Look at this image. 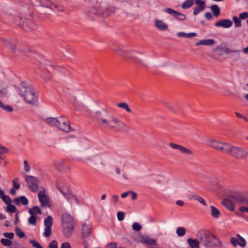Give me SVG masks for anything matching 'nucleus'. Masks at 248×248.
<instances>
[{"label":"nucleus","instance_id":"1","mask_svg":"<svg viewBox=\"0 0 248 248\" xmlns=\"http://www.w3.org/2000/svg\"><path fill=\"white\" fill-rule=\"evenodd\" d=\"M211 146L214 149L224 153H230L232 155L235 157H243L246 154V152L244 150L233 147L231 144L223 143L217 141H212Z\"/></svg>","mask_w":248,"mask_h":248},{"label":"nucleus","instance_id":"2","mask_svg":"<svg viewBox=\"0 0 248 248\" xmlns=\"http://www.w3.org/2000/svg\"><path fill=\"white\" fill-rule=\"evenodd\" d=\"M22 96L24 100L28 103L34 104L38 101V97L34 89L31 87L24 88Z\"/></svg>","mask_w":248,"mask_h":248},{"label":"nucleus","instance_id":"3","mask_svg":"<svg viewBox=\"0 0 248 248\" xmlns=\"http://www.w3.org/2000/svg\"><path fill=\"white\" fill-rule=\"evenodd\" d=\"M26 181L28 187L31 191L36 192L38 191L40 182L36 177L32 176H28L26 177Z\"/></svg>","mask_w":248,"mask_h":248},{"label":"nucleus","instance_id":"4","mask_svg":"<svg viewBox=\"0 0 248 248\" xmlns=\"http://www.w3.org/2000/svg\"><path fill=\"white\" fill-rule=\"evenodd\" d=\"M58 127L61 130L68 132L70 131V123L68 120L64 117H61L57 121Z\"/></svg>","mask_w":248,"mask_h":248},{"label":"nucleus","instance_id":"5","mask_svg":"<svg viewBox=\"0 0 248 248\" xmlns=\"http://www.w3.org/2000/svg\"><path fill=\"white\" fill-rule=\"evenodd\" d=\"M38 198L42 206L50 207L51 203L46 195L45 190L41 191L38 193Z\"/></svg>","mask_w":248,"mask_h":248},{"label":"nucleus","instance_id":"6","mask_svg":"<svg viewBox=\"0 0 248 248\" xmlns=\"http://www.w3.org/2000/svg\"><path fill=\"white\" fill-rule=\"evenodd\" d=\"M231 242L235 247L237 245H239L240 246L244 247L246 244L245 240L239 234L236 235L235 238L234 237H232L231 239Z\"/></svg>","mask_w":248,"mask_h":248},{"label":"nucleus","instance_id":"7","mask_svg":"<svg viewBox=\"0 0 248 248\" xmlns=\"http://www.w3.org/2000/svg\"><path fill=\"white\" fill-rule=\"evenodd\" d=\"M195 3L197 5V7L194 8L193 14L197 15L201 11L205 9V2L202 0H194Z\"/></svg>","mask_w":248,"mask_h":248},{"label":"nucleus","instance_id":"8","mask_svg":"<svg viewBox=\"0 0 248 248\" xmlns=\"http://www.w3.org/2000/svg\"><path fill=\"white\" fill-rule=\"evenodd\" d=\"M165 11L170 14L173 15L178 20H183L186 18V16L184 15L175 11L171 8H167L165 10Z\"/></svg>","mask_w":248,"mask_h":248},{"label":"nucleus","instance_id":"9","mask_svg":"<svg viewBox=\"0 0 248 248\" xmlns=\"http://www.w3.org/2000/svg\"><path fill=\"white\" fill-rule=\"evenodd\" d=\"M232 24V21L228 19H222L217 22L215 24V25L217 27H222L223 28H229Z\"/></svg>","mask_w":248,"mask_h":248},{"label":"nucleus","instance_id":"10","mask_svg":"<svg viewBox=\"0 0 248 248\" xmlns=\"http://www.w3.org/2000/svg\"><path fill=\"white\" fill-rule=\"evenodd\" d=\"M222 204L227 208L231 211H234L235 209V205L234 203L229 199H224L222 202Z\"/></svg>","mask_w":248,"mask_h":248},{"label":"nucleus","instance_id":"11","mask_svg":"<svg viewBox=\"0 0 248 248\" xmlns=\"http://www.w3.org/2000/svg\"><path fill=\"white\" fill-rule=\"evenodd\" d=\"M23 29L25 31L33 30L35 27V24L31 20H27L23 25Z\"/></svg>","mask_w":248,"mask_h":248},{"label":"nucleus","instance_id":"12","mask_svg":"<svg viewBox=\"0 0 248 248\" xmlns=\"http://www.w3.org/2000/svg\"><path fill=\"white\" fill-rule=\"evenodd\" d=\"M187 243L191 248H199L200 243L197 239L189 238L187 240Z\"/></svg>","mask_w":248,"mask_h":248},{"label":"nucleus","instance_id":"13","mask_svg":"<svg viewBox=\"0 0 248 248\" xmlns=\"http://www.w3.org/2000/svg\"><path fill=\"white\" fill-rule=\"evenodd\" d=\"M14 202L16 204H19L20 202H21L22 204L26 205L28 203L27 199L24 196H21L20 198L14 199Z\"/></svg>","mask_w":248,"mask_h":248},{"label":"nucleus","instance_id":"14","mask_svg":"<svg viewBox=\"0 0 248 248\" xmlns=\"http://www.w3.org/2000/svg\"><path fill=\"white\" fill-rule=\"evenodd\" d=\"M155 26L160 30H165L167 29L168 26L162 21L156 20L155 21Z\"/></svg>","mask_w":248,"mask_h":248},{"label":"nucleus","instance_id":"15","mask_svg":"<svg viewBox=\"0 0 248 248\" xmlns=\"http://www.w3.org/2000/svg\"><path fill=\"white\" fill-rule=\"evenodd\" d=\"M214 44V41L212 39L201 40L196 43V46L207 45L211 46Z\"/></svg>","mask_w":248,"mask_h":248},{"label":"nucleus","instance_id":"16","mask_svg":"<svg viewBox=\"0 0 248 248\" xmlns=\"http://www.w3.org/2000/svg\"><path fill=\"white\" fill-rule=\"evenodd\" d=\"M211 9L215 16L217 17L219 15L220 9L217 5H212Z\"/></svg>","mask_w":248,"mask_h":248},{"label":"nucleus","instance_id":"17","mask_svg":"<svg viewBox=\"0 0 248 248\" xmlns=\"http://www.w3.org/2000/svg\"><path fill=\"white\" fill-rule=\"evenodd\" d=\"M52 217L51 216L47 217L44 221V223L46 227L51 228L52 225Z\"/></svg>","mask_w":248,"mask_h":248},{"label":"nucleus","instance_id":"18","mask_svg":"<svg viewBox=\"0 0 248 248\" xmlns=\"http://www.w3.org/2000/svg\"><path fill=\"white\" fill-rule=\"evenodd\" d=\"M178 36L179 37H186V38H191V37L196 36V33H185L184 32H179L178 33Z\"/></svg>","mask_w":248,"mask_h":248},{"label":"nucleus","instance_id":"19","mask_svg":"<svg viewBox=\"0 0 248 248\" xmlns=\"http://www.w3.org/2000/svg\"><path fill=\"white\" fill-rule=\"evenodd\" d=\"M193 4V0H186L182 5L183 9H187Z\"/></svg>","mask_w":248,"mask_h":248},{"label":"nucleus","instance_id":"20","mask_svg":"<svg viewBox=\"0 0 248 248\" xmlns=\"http://www.w3.org/2000/svg\"><path fill=\"white\" fill-rule=\"evenodd\" d=\"M29 212L31 215H33L36 214H41L40 208L37 206L33 207L31 209H30Z\"/></svg>","mask_w":248,"mask_h":248},{"label":"nucleus","instance_id":"21","mask_svg":"<svg viewBox=\"0 0 248 248\" xmlns=\"http://www.w3.org/2000/svg\"><path fill=\"white\" fill-rule=\"evenodd\" d=\"M0 242L3 246L7 247H10L12 244V242L7 239L2 238Z\"/></svg>","mask_w":248,"mask_h":248},{"label":"nucleus","instance_id":"22","mask_svg":"<svg viewBox=\"0 0 248 248\" xmlns=\"http://www.w3.org/2000/svg\"><path fill=\"white\" fill-rule=\"evenodd\" d=\"M16 235L20 238H24L25 236L24 232L19 228H16Z\"/></svg>","mask_w":248,"mask_h":248},{"label":"nucleus","instance_id":"23","mask_svg":"<svg viewBox=\"0 0 248 248\" xmlns=\"http://www.w3.org/2000/svg\"><path fill=\"white\" fill-rule=\"evenodd\" d=\"M8 206L6 211L8 212L15 213L16 210V208L15 205H12L11 203L7 204Z\"/></svg>","mask_w":248,"mask_h":248},{"label":"nucleus","instance_id":"24","mask_svg":"<svg viewBox=\"0 0 248 248\" xmlns=\"http://www.w3.org/2000/svg\"><path fill=\"white\" fill-rule=\"evenodd\" d=\"M176 232L179 236H182L186 233L185 229L183 227H178L177 229Z\"/></svg>","mask_w":248,"mask_h":248},{"label":"nucleus","instance_id":"25","mask_svg":"<svg viewBox=\"0 0 248 248\" xmlns=\"http://www.w3.org/2000/svg\"><path fill=\"white\" fill-rule=\"evenodd\" d=\"M99 11H101V14L104 17H107L109 16L111 14V11L108 10L107 9H105L103 10H101L99 9Z\"/></svg>","mask_w":248,"mask_h":248},{"label":"nucleus","instance_id":"26","mask_svg":"<svg viewBox=\"0 0 248 248\" xmlns=\"http://www.w3.org/2000/svg\"><path fill=\"white\" fill-rule=\"evenodd\" d=\"M36 219L37 217L35 216L31 215L29 219V223L34 225H36Z\"/></svg>","mask_w":248,"mask_h":248},{"label":"nucleus","instance_id":"27","mask_svg":"<svg viewBox=\"0 0 248 248\" xmlns=\"http://www.w3.org/2000/svg\"><path fill=\"white\" fill-rule=\"evenodd\" d=\"M0 107L4 109L7 111L11 112L13 110V108L9 106H5L3 104V103L0 101Z\"/></svg>","mask_w":248,"mask_h":248},{"label":"nucleus","instance_id":"28","mask_svg":"<svg viewBox=\"0 0 248 248\" xmlns=\"http://www.w3.org/2000/svg\"><path fill=\"white\" fill-rule=\"evenodd\" d=\"M211 211L213 217H218V215H219V212L216 208L214 206H212Z\"/></svg>","mask_w":248,"mask_h":248},{"label":"nucleus","instance_id":"29","mask_svg":"<svg viewBox=\"0 0 248 248\" xmlns=\"http://www.w3.org/2000/svg\"><path fill=\"white\" fill-rule=\"evenodd\" d=\"M240 19V18H239L237 16H234L233 17V20L234 22L235 25L236 27H239L241 26V22Z\"/></svg>","mask_w":248,"mask_h":248},{"label":"nucleus","instance_id":"30","mask_svg":"<svg viewBox=\"0 0 248 248\" xmlns=\"http://www.w3.org/2000/svg\"><path fill=\"white\" fill-rule=\"evenodd\" d=\"M118 106L119 107L123 108L126 110V111L128 112L131 111L130 108H129L128 105L125 103H119Z\"/></svg>","mask_w":248,"mask_h":248},{"label":"nucleus","instance_id":"31","mask_svg":"<svg viewBox=\"0 0 248 248\" xmlns=\"http://www.w3.org/2000/svg\"><path fill=\"white\" fill-rule=\"evenodd\" d=\"M51 234V229L50 227H46L44 231V235L46 237H48Z\"/></svg>","mask_w":248,"mask_h":248},{"label":"nucleus","instance_id":"32","mask_svg":"<svg viewBox=\"0 0 248 248\" xmlns=\"http://www.w3.org/2000/svg\"><path fill=\"white\" fill-rule=\"evenodd\" d=\"M145 242L149 245H155L156 244L155 240L150 238L146 239Z\"/></svg>","mask_w":248,"mask_h":248},{"label":"nucleus","instance_id":"33","mask_svg":"<svg viewBox=\"0 0 248 248\" xmlns=\"http://www.w3.org/2000/svg\"><path fill=\"white\" fill-rule=\"evenodd\" d=\"M183 153L186 154H190L192 153L191 151L186 147L181 146L179 149Z\"/></svg>","mask_w":248,"mask_h":248},{"label":"nucleus","instance_id":"34","mask_svg":"<svg viewBox=\"0 0 248 248\" xmlns=\"http://www.w3.org/2000/svg\"><path fill=\"white\" fill-rule=\"evenodd\" d=\"M133 229L136 231H139L141 229V226L138 223H134L132 225Z\"/></svg>","mask_w":248,"mask_h":248},{"label":"nucleus","instance_id":"35","mask_svg":"<svg viewBox=\"0 0 248 248\" xmlns=\"http://www.w3.org/2000/svg\"><path fill=\"white\" fill-rule=\"evenodd\" d=\"M2 199L7 204H9L10 203H11V199L8 196H3Z\"/></svg>","mask_w":248,"mask_h":248},{"label":"nucleus","instance_id":"36","mask_svg":"<svg viewBox=\"0 0 248 248\" xmlns=\"http://www.w3.org/2000/svg\"><path fill=\"white\" fill-rule=\"evenodd\" d=\"M124 217V212L119 211L117 213V218L119 220L122 221Z\"/></svg>","mask_w":248,"mask_h":248},{"label":"nucleus","instance_id":"37","mask_svg":"<svg viewBox=\"0 0 248 248\" xmlns=\"http://www.w3.org/2000/svg\"><path fill=\"white\" fill-rule=\"evenodd\" d=\"M30 243L36 248H43V247L36 241L33 240L30 241Z\"/></svg>","mask_w":248,"mask_h":248},{"label":"nucleus","instance_id":"38","mask_svg":"<svg viewBox=\"0 0 248 248\" xmlns=\"http://www.w3.org/2000/svg\"><path fill=\"white\" fill-rule=\"evenodd\" d=\"M18 182V179H14L13 181V185L14 188H15L16 189H18L20 187V185Z\"/></svg>","mask_w":248,"mask_h":248},{"label":"nucleus","instance_id":"39","mask_svg":"<svg viewBox=\"0 0 248 248\" xmlns=\"http://www.w3.org/2000/svg\"><path fill=\"white\" fill-rule=\"evenodd\" d=\"M3 235L10 239H12L14 238V234L13 232H5L3 233Z\"/></svg>","mask_w":248,"mask_h":248},{"label":"nucleus","instance_id":"40","mask_svg":"<svg viewBox=\"0 0 248 248\" xmlns=\"http://www.w3.org/2000/svg\"><path fill=\"white\" fill-rule=\"evenodd\" d=\"M58 248V244L57 242L53 240L49 244V248Z\"/></svg>","mask_w":248,"mask_h":248},{"label":"nucleus","instance_id":"41","mask_svg":"<svg viewBox=\"0 0 248 248\" xmlns=\"http://www.w3.org/2000/svg\"><path fill=\"white\" fill-rule=\"evenodd\" d=\"M239 17L241 19H245L248 18V13L244 12L240 14Z\"/></svg>","mask_w":248,"mask_h":248},{"label":"nucleus","instance_id":"42","mask_svg":"<svg viewBox=\"0 0 248 248\" xmlns=\"http://www.w3.org/2000/svg\"><path fill=\"white\" fill-rule=\"evenodd\" d=\"M24 164L25 166V170L26 171H29L30 170V167L28 164L27 161L25 160L24 162Z\"/></svg>","mask_w":248,"mask_h":248},{"label":"nucleus","instance_id":"43","mask_svg":"<svg viewBox=\"0 0 248 248\" xmlns=\"http://www.w3.org/2000/svg\"><path fill=\"white\" fill-rule=\"evenodd\" d=\"M62 248H71L70 244L68 242L63 243L62 244Z\"/></svg>","mask_w":248,"mask_h":248},{"label":"nucleus","instance_id":"44","mask_svg":"<svg viewBox=\"0 0 248 248\" xmlns=\"http://www.w3.org/2000/svg\"><path fill=\"white\" fill-rule=\"evenodd\" d=\"M7 152V149L0 145V154H5Z\"/></svg>","mask_w":248,"mask_h":248},{"label":"nucleus","instance_id":"45","mask_svg":"<svg viewBox=\"0 0 248 248\" xmlns=\"http://www.w3.org/2000/svg\"><path fill=\"white\" fill-rule=\"evenodd\" d=\"M170 146L172 148L178 149L179 150L180 149V147L181 146V145H177V144H175L172 143H170Z\"/></svg>","mask_w":248,"mask_h":248},{"label":"nucleus","instance_id":"46","mask_svg":"<svg viewBox=\"0 0 248 248\" xmlns=\"http://www.w3.org/2000/svg\"><path fill=\"white\" fill-rule=\"evenodd\" d=\"M239 210L241 212H248V207L242 206L239 208Z\"/></svg>","mask_w":248,"mask_h":248},{"label":"nucleus","instance_id":"47","mask_svg":"<svg viewBox=\"0 0 248 248\" xmlns=\"http://www.w3.org/2000/svg\"><path fill=\"white\" fill-rule=\"evenodd\" d=\"M205 16L208 20H210L212 18V16L209 12L206 13L205 14Z\"/></svg>","mask_w":248,"mask_h":248},{"label":"nucleus","instance_id":"48","mask_svg":"<svg viewBox=\"0 0 248 248\" xmlns=\"http://www.w3.org/2000/svg\"><path fill=\"white\" fill-rule=\"evenodd\" d=\"M130 194H131L132 199L134 200L136 199V198L137 197V195L136 193H135L133 191H130Z\"/></svg>","mask_w":248,"mask_h":248},{"label":"nucleus","instance_id":"49","mask_svg":"<svg viewBox=\"0 0 248 248\" xmlns=\"http://www.w3.org/2000/svg\"><path fill=\"white\" fill-rule=\"evenodd\" d=\"M206 236L208 237L209 238H213L216 239V236L210 232H208V233L206 234Z\"/></svg>","mask_w":248,"mask_h":248},{"label":"nucleus","instance_id":"50","mask_svg":"<svg viewBox=\"0 0 248 248\" xmlns=\"http://www.w3.org/2000/svg\"><path fill=\"white\" fill-rule=\"evenodd\" d=\"M130 191H127V192H124L121 195V197L123 198H125L128 195L130 194Z\"/></svg>","mask_w":248,"mask_h":248},{"label":"nucleus","instance_id":"51","mask_svg":"<svg viewBox=\"0 0 248 248\" xmlns=\"http://www.w3.org/2000/svg\"><path fill=\"white\" fill-rule=\"evenodd\" d=\"M198 200L202 204H203L204 205H206L205 202L204 201V200L202 198L199 197Z\"/></svg>","mask_w":248,"mask_h":248},{"label":"nucleus","instance_id":"52","mask_svg":"<svg viewBox=\"0 0 248 248\" xmlns=\"http://www.w3.org/2000/svg\"><path fill=\"white\" fill-rule=\"evenodd\" d=\"M176 204L179 206H183L184 204V202L182 201H177L176 202Z\"/></svg>","mask_w":248,"mask_h":248},{"label":"nucleus","instance_id":"53","mask_svg":"<svg viewBox=\"0 0 248 248\" xmlns=\"http://www.w3.org/2000/svg\"><path fill=\"white\" fill-rule=\"evenodd\" d=\"M113 199L114 200V202H117L118 201V197L117 196H116V195H113Z\"/></svg>","mask_w":248,"mask_h":248},{"label":"nucleus","instance_id":"54","mask_svg":"<svg viewBox=\"0 0 248 248\" xmlns=\"http://www.w3.org/2000/svg\"><path fill=\"white\" fill-rule=\"evenodd\" d=\"M16 193V190L15 188H13L10 190V193L12 195H15Z\"/></svg>","mask_w":248,"mask_h":248},{"label":"nucleus","instance_id":"55","mask_svg":"<svg viewBox=\"0 0 248 248\" xmlns=\"http://www.w3.org/2000/svg\"><path fill=\"white\" fill-rule=\"evenodd\" d=\"M109 245L111 246L112 248H116L117 247L116 243H111L109 244Z\"/></svg>","mask_w":248,"mask_h":248},{"label":"nucleus","instance_id":"56","mask_svg":"<svg viewBox=\"0 0 248 248\" xmlns=\"http://www.w3.org/2000/svg\"><path fill=\"white\" fill-rule=\"evenodd\" d=\"M243 52L246 54H248V46L243 49Z\"/></svg>","mask_w":248,"mask_h":248},{"label":"nucleus","instance_id":"57","mask_svg":"<svg viewBox=\"0 0 248 248\" xmlns=\"http://www.w3.org/2000/svg\"><path fill=\"white\" fill-rule=\"evenodd\" d=\"M4 194L3 191L0 190V197L2 198L3 196H4Z\"/></svg>","mask_w":248,"mask_h":248},{"label":"nucleus","instance_id":"58","mask_svg":"<svg viewBox=\"0 0 248 248\" xmlns=\"http://www.w3.org/2000/svg\"><path fill=\"white\" fill-rule=\"evenodd\" d=\"M112 121H113L115 124L117 123L118 122V120L114 118H112Z\"/></svg>","mask_w":248,"mask_h":248},{"label":"nucleus","instance_id":"59","mask_svg":"<svg viewBox=\"0 0 248 248\" xmlns=\"http://www.w3.org/2000/svg\"><path fill=\"white\" fill-rule=\"evenodd\" d=\"M5 216L3 215V214H0V219H5Z\"/></svg>","mask_w":248,"mask_h":248},{"label":"nucleus","instance_id":"60","mask_svg":"<svg viewBox=\"0 0 248 248\" xmlns=\"http://www.w3.org/2000/svg\"><path fill=\"white\" fill-rule=\"evenodd\" d=\"M236 115L237 117H242V115L240 114L238 112H236Z\"/></svg>","mask_w":248,"mask_h":248},{"label":"nucleus","instance_id":"61","mask_svg":"<svg viewBox=\"0 0 248 248\" xmlns=\"http://www.w3.org/2000/svg\"><path fill=\"white\" fill-rule=\"evenodd\" d=\"M102 121L103 123H108V121L107 120H106L105 119H102Z\"/></svg>","mask_w":248,"mask_h":248},{"label":"nucleus","instance_id":"62","mask_svg":"<svg viewBox=\"0 0 248 248\" xmlns=\"http://www.w3.org/2000/svg\"><path fill=\"white\" fill-rule=\"evenodd\" d=\"M106 198V195H103L101 197V199L102 200H104Z\"/></svg>","mask_w":248,"mask_h":248},{"label":"nucleus","instance_id":"63","mask_svg":"<svg viewBox=\"0 0 248 248\" xmlns=\"http://www.w3.org/2000/svg\"><path fill=\"white\" fill-rule=\"evenodd\" d=\"M245 98H246L247 100H248V94H246V95H245Z\"/></svg>","mask_w":248,"mask_h":248},{"label":"nucleus","instance_id":"64","mask_svg":"<svg viewBox=\"0 0 248 248\" xmlns=\"http://www.w3.org/2000/svg\"><path fill=\"white\" fill-rule=\"evenodd\" d=\"M75 199L77 201V202H79L78 200V199L76 197H75Z\"/></svg>","mask_w":248,"mask_h":248}]
</instances>
